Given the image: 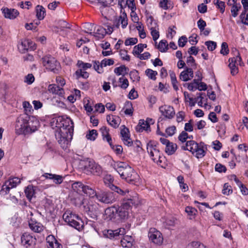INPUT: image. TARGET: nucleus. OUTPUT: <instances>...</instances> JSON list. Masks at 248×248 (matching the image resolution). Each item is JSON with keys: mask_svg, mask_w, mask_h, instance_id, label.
Listing matches in <instances>:
<instances>
[{"mask_svg": "<svg viewBox=\"0 0 248 248\" xmlns=\"http://www.w3.org/2000/svg\"><path fill=\"white\" fill-rule=\"evenodd\" d=\"M55 122V136L59 143L63 149H66L70 145L74 131V123L69 118L63 119L59 117L53 121Z\"/></svg>", "mask_w": 248, "mask_h": 248, "instance_id": "f257e3e1", "label": "nucleus"}, {"mask_svg": "<svg viewBox=\"0 0 248 248\" xmlns=\"http://www.w3.org/2000/svg\"><path fill=\"white\" fill-rule=\"evenodd\" d=\"M38 122L31 119L28 116L22 115L19 116L16 121L15 131L18 135H26L37 130Z\"/></svg>", "mask_w": 248, "mask_h": 248, "instance_id": "f03ea898", "label": "nucleus"}, {"mask_svg": "<svg viewBox=\"0 0 248 248\" xmlns=\"http://www.w3.org/2000/svg\"><path fill=\"white\" fill-rule=\"evenodd\" d=\"M113 168L118 172L122 179L130 183L138 179L139 175L127 164L123 162H114Z\"/></svg>", "mask_w": 248, "mask_h": 248, "instance_id": "7ed1b4c3", "label": "nucleus"}, {"mask_svg": "<svg viewBox=\"0 0 248 248\" xmlns=\"http://www.w3.org/2000/svg\"><path fill=\"white\" fill-rule=\"evenodd\" d=\"M140 203L139 197L137 194L132 196L130 198L124 199L122 204L117 208L119 216L121 219L126 218L131 210L132 206H137Z\"/></svg>", "mask_w": 248, "mask_h": 248, "instance_id": "20e7f679", "label": "nucleus"}, {"mask_svg": "<svg viewBox=\"0 0 248 248\" xmlns=\"http://www.w3.org/2000/svg\"><path fill=\"white\" fill-rule=\"evenodd\" d=\"M158 144L155 141H150L147 144V151L154 162L160 165L163 157L158 147Z\"/></svg>", "mask_w": 248, "mask_h": 248, "instance_id": "39448f33", "label": "nucleus"}, {"mask_svg": "<svg viewBox=\"0 0 248 248\" xmlns=\"http://www.w3.org/2000/svg\"><path fill=\"white\" fill-rule=\"evenodd\" d=\"M42 62L46 69L54 73L58 72L60 69L59 62L54 57L50 56L43 57Z\"/></svg>", "mask_w": 248, "mask_h": 248, "instance_id": "423d86ee", "label": "nucleus"}, {"mask_svg": "<svg viewBox=\"0 0 248 248\" xmlns=\"http://www.w3.org/2000/svg\"><path fill=\"white\" fill-rule=\"evenodd\" d=\"M113 181L114 179L113 177L110 174H107L105 175L103 178V181L105 185L110 188L112 190H113L122 195H124L126 193H128L129 192V190L127 189H122L114 186L113 184Z\"/></svg>", "mask_w": 248, "mask_h": 248, "instance_id": "0eeeda50", "label": "nucleus"}, {"mask_svg": "<svg viewBox=\"0 0 248 248\" xmlns=\"http://www.w3.org/2000/svg\"><path fill=\"white\" fill-rule=\"evenodd\" d=\"M96 198L98 202L105 204L112 203L115 201V194L111 192L99 191Z\"/></svg>", "mask_w": 248, "mask_h": 248, "instance_id": "6e6552de", "label": "nucleus"}, {"mask_svg": "<svg viewBox=\"0 0 248 248\" xmlns=\"http://www.w3.org/2000/svg\"><path fill=\"white\" fill-rule=\"evenodd\" d=\"M149 240L157 245H161L163 242V237L162 233L154 228H150L148 232Z\"/></svg>", "mask_w": 248, "mask_h": 248, "instance_id": "1a4fd4ad", "label": "nucleus"}, {"mask_svg": "<svg viewBox=\"0 0 248 248\" xmlns=\"http://www.w3.org/2000/svg\"><path fill=\"white\" fill-rule=\"evenodd\" d=\"M20 183V180L18 177L9 179L2 185L0 192L2 194H6L11 189L16 187Z\"/></svg>", "mask_w": 248, "mask_h": 248, "instance_id": "9d476101", "label": "nucleus"}, {"mask_svg": "<svg viewBox=\"0 0 248 248\" xmlns=\"http://www.w3.org/2000/svg\"><path fill=\"white\" fill-rule=\"evenodd\" d=\"M160 141L162 144L165 145V152L168 155H172L174 154L177 149L176 143L170 142L164 138H160Z\"/></svg>", "mask_w": 248, "mask_h": 248, "instance_id": "9b49d317", "label": "nucleus"}, {"mask_svg": "<svg viewBox=\"0 0 248 248\" xmlns=\"http://www.w3.org/2000/svg\"><path fill=\"white\" fill-rule=\"evenodd\" d=\"M148 26L151 30V34L154 41H156L159 37L158 29L157 28V24L152 17H150L147 20Z\"/></svg>", "mask_w": 248, "mask_h": 248, "instance_id": "f8f14e48", "label": "nucleus"}, {"mask_svg": "<svg viewBox=\"0 0 248 248\" xmlns=\"http://www.w3.org/2000/svg\"><path fill=\"white\" fill-rule=\"evenodd\" d=\"M126 231L124 228H120L115 230H108L103 231V235L109 239H117L120 235L125 234Z\"/></svg>", "mask_w": 248, "mask_h": 248, "instance_id": "ddd939ff", "label": "nucleus"}, {"mask_svg": "<svg viewBox=\"0 0 248 248\" xmlns=\"http://www.w3.org/2000/svg\"><path fill=\"white\" fill-rule=\"evenodd\" d=\"M159 111L166 118L172 119L175 115V111L173 108L169 105H164L159 107Z\"/></svg>", "mask_w": 248, "mask_h": 248, "instance_id": "4468645a", "label": "nucleus"}, {"mask_svg": "<svg viewBox=\"0 0 248 248\" xmlns=\"http://www.w3.org/2000/svg\"><path fill=\"white\" fill-rule=\"evenodd\" d=\"M87 26L89 27H86L88 30L86 31L85 32L90 34H93V35L97 38L98 39L103 38L107 34L106 29L102 27H98L96 31L93 32L91 31H92V28H93V26L90 24H87Z\"/></svg>", "mask_w": 248, "mask_h": 248, "instance_id": "2eb2a0df", "label": "nucleus"}, {"mask_svg": "<svg viewBox=\"0 0 248 248\" xmlns=\"http://www.w3.org/2000/svg\"><path fill=\"white\" fill-rule=\"evenodd\" d=\"M128 25V18L125 13H121L119 16L114 22V27L119 28L120 26L125 29Z\"/></svg>", "mask_w": 248, "mask_h": 248, "instance_id": "dca6fc26", "label": "nucleus"}, {"mask_svg": "<svg viewBox=\"0 0 248 248\" xmlns=\"http://www.w3.org/2000/svg\"><path fill=\"white\" fill-rule=\"evenodd\" d=\"M22 244L26 248L34 246L35 244L36 239L28 233H24L21 238Z\"/></svg>", "mask_w": 248, "mask_h": 248, "instance_id": "f3484780", "label": "nucleus"}, {"mask_svg": "<svg viewBox=\"0 0 248 248\" xmlns=\"http://www.w3.org/2000/svg\"><path fill=\"white\" fill-rule=\"evenodd\" d=\"M121 127H123L121 129L122 140L125 145L131 146L132 144V141L129 136L128 129L125 127L124 125L122 126Z\"/></svg>", "mask_w": 248, "mask_h": 248, "instance_id": "a211bd4d", "label": "nucleus"}, {"mask_svg": "<svg viewBox=\"0 0 248 248\" xmlns=\"http://www.w3.org/2000/svg\"><path fill=\"white\" fill-rule=\"evenodd\" d=\"M202 146V144L199 145L194 140H189L186 142V146H184L183 148L184 150L189 151L195 155L196 152Z\"/></svg>", "mask_w": 248, "mask_h": 248, "instance_id": "6ab92c4d", "label": "nucleus"}, {"mask_svg": "<svg viewBox=\"0 0 248 248\" xmlns=\"http://www.w3.org/2000/svg\"><path fill=\"white\" fill-rule=\"evenodd\" d=\"M1 10L4 17L11 19L15 18L19 14L17 10L15 9L5 8Z\"/></svg>", "mask_w": 248, "mask_h": 248, "instance_id": "aec40b11", "label": "nucleus"}, {"mask_svg": "<svg viewBox=\"0 0 248 248\" xmlns=\"http://www.w3.org/2000/svg\"><path fill=\"white\" fill-rule=\"evenodd\" d=\"M49 92L59 95L60 96L64 97V91L63 89L56 84H50L48 87Z\"/></svg>", "mask_w": 248, "mask_h": 248, "instance_id": "412c9836", "label": "nucleus"}, {"mask_svg": "<svg viewBox=\"0 0 248 248\" xmlns=\"http://www.w3.org/2000/svg\"><path fill=\"white\" fill-rule=\"evenodd\" d=\"M241 58L239 56L230 58L229 60V66L231 69V74L233 76L236 75L238 72V67L236 65L237 61L240 60Z\"/></svg>", "mask_w": 248, "mask_h": 248, "instance_id": "4be33fe9", "label": "nucleus"}, {"mask_svg": "<svg viewBox=\"0 0 248 248\" xmlns=\"http://www.w3.org/2000/svg\"><path fill=\"white\" fill-rule=\"evenodd\" d=\"M69 226L75 228L79 231L82 229L83 226V223L79 217L76 214V217L73 218L68 224Z\"/></svg>", "mask_w": 248, "mask_h": 248, "instance_id": "5701e85b", "label": "nucleus"}, {"mask_svg": "<svg viewBox=\"0 0 248 248\" xmlns=\"http://www.w3.org/2000/svg\"><path fill=\"white\" fill-rule=\"evenodd\" d=\"M107 121L112 127L117 128L120 124L121 119L119 117L113 115H107Z\"/></svg>", "mask_w": 248, "mask_h": 248, "instance_id": "b1692460", "label": "nucleus"}, {"mask_svg": "<svg viewBox=\"0 0 248 248\" xmlns=\"http://www.w3.org/2000/svg\"><path fill=\"white\" fill-rule=\"evenodd\" d=\"M43 176L46 179L52 180L53 182L57 185L61 184L63 180V177L62 176L55 174L45 173Z\"/></svg>", "mask_w": 248, "mask_h": 248, "instance_id": "393cba45", "label": "nucleus"}, {"mask_svg": "<svg viewBox=\"0 0 248 248\" xmlns=\"http://www.w3.org/2000/svg\"><path fill=\"white\" fill-rule=\"evenodd\" d=\"M103 139L104 140L107 141L109 145L112 148H114V146L112 147V139L109 134V129L106 126H102L100 129Z\"/></svg>", "mask_w": 248, "mask_h": 248, "instance_id": "a878e982", "label": "nucleus"}, {"mask_svg": "<svg viewBox=\"0 0 248 248\" xmlns=\"http://www.w3.org/2000/svg\"><path fill=\"white\" fill-rule=\"evenodd\" d=\"M118 211L117 208L112 206L107 208L104 215V217L105 219L110 220L113 218Z\"/></svg>", "mask_w": 248, "mask_h": 248, "instance_id": "bb28decb", "label": "nucleus"}, {"mask_svg": "<svg viewBox=\"0 0 248 248\" xmlns=\"http://www.w3.org/2000/svg\"><path fill=\"white\" fill-rule=\"evenodd\" d=\"M29 225L30 229L35 232H40L44 230L42 224L32 219L29 221Z\"/></svg>", "mask_w": 248, "mask_h": 248, "instance_id": "cd10ccee", "label": "nucleus"}, {"mask_svg": "<svg viewBox=\"0 0 248 248\" xmlns=\"http://www.w3.org/2000/svg\"><path fill=\"white\" fill-rule=\"evenodd\" d=\"M193 77V71L191 68H187L182 71L180 75V78L182 81H187Z\"/></svg>", "mask_w": 248, "mask_h": 248, "instance_id": "c85d7f7f", "label": "nucleus"}, {"mask_svg": "<svg viewBox=\"0 0 248 248\" xmlns=\"http://www.w3.org/2000/svg\"><path fill=\"white\" fill-rule=\"evenodd\" d=\"M134 239L132 236L125 235L121 241L122 246L124 248H131L133 245Z\"/></svg>", "mask_w": 248, "mask_h": 248, "instance_id": "c756f323", "label": "nucleus"}, {"mask_svg": "<svg viewBox=\"0 0 248 248\" xmlns=\"http://www.w3.org/2000/svg\"><path fill=\"white\" fill-rule=\"evenodd\" d=\"M94 161L87 159L80 162V164L81 168L83 169L85 172L87 174H90V170H91L92 167L94 163Z\"/></svg>", "mask_w": 248, "mask_h": 248, "instance_id": "7c9ffc66", "label": "nucleus"}, {"mask_svg": "<svg viewBox=\"0 0 248 248\" xmlns=\"http://www.w3.org/2000/svg\"><path fill=\"white\" fill-rule=\"evenodd\" d=\"M48 248H61L62 246L53 235H49L46 237Z\"/></svg>", "mask_w": 248, "mask_h": 248, "instance_id": "2f4dec72", "label": "nucleus"}, {"mask_svg": "<svg viewBox=\"0 0 248 248\" xmlns=\"http://www.w3.org/2000/svg\"><path fill=\"white\" fill-rule=\"evenodd\" d=\"M21 47L23 50H28L29 49L34 50L36 49V46L31 40H24L22 41L19 47Z\"/></svg>", "mask_w": 248, "mask_h": 248, "instance_id": "473e14b6", "label": "nucleus"}, {"mask_svg": "<svg viewBox=\"0 0 248 248\" xmlns=\"http://www.w3.org/2000/svg\"><path fill=\"white\" fill-rule=\"evenodd\" d=\"M149 127V125L147 121H145L144 120H140L136 129L138 132H142L144 130H147Z\"/></svg>", "mask_w": 248, "mask_h": 248, "instance_id": "72a5a7b5", "label": "nucleus"}, {"mask_svg": "<svg viewBox=\"0 0 248 248\" xmlns=\"http://www.w3.org/2000/svg\"><path fill=\"white\" fill-rule=\"evenodd\" d=\"M85 186H84L82 183L77 182L74 183L72 185V188L73 190L77 193L82 194L84 188Z\"/></svg>", "mask_w": 248, "mask_h": 248, "instance_id": "f704fd0d", "label": "nucleus"}, {"mask_svg": "<svg viewBox=\"0 0 248 248\" xmlns=\"http://www.w3.org/2000/svg\"><path fill=\"white\" fill-rule=\"evenodd\" d=\"M102 169L101 167L94 162L92 167L91 170H90V174H93L95 175L99 176L102 174Z\"/></svg>", "mask_w": 248, "mask_h": 248, "instance_id": "c9c22d12", "label": "nucleus"}, {"mask_svg": "<svg viewBox=\"0 0 248 248\" xmlns=\"http://www.w3.org/2000/svg\"><path fill=\"white\" fill-rule=\"evenodd\" d=\"M36 13L38 19L41 20L44 18L46 10L42 6L38 5L36 7Z\"/></svg>", "mask_w": 248, "mask_h": 248, "instance_id": "e433bc0d", "label": "nucleus"}, {"mask_svg": "<svg viewBox=\"0 0 248 248\" xmlns=\"http://www.w3.org/2000/svg\"><path fill=\"white\" fill-rule=\"evenodd\" d=\"M114 73L118 76L122 75L124 77L128 72V69L124 65H121L114 69Z\"/></svg>", "mask_w": 248, "mask_h": 248, "instance_id": "4c0bfd02", "label": "nucleus"}, {"mask_svg": "<svg viewBox=\"0 0 248 248\" xmlns=\"http://www.w3.org/2000/svg\"><path fill=\"white\" fill-rule=\"evenodd\" d=\"M89 73L87 71H83L79 68L75 73L74 76L77 79L81 78L86 79L89 77Z\"/></svg>", "mask_w": 248, "mask_h": 248, "instance_id": "58836bf2", "label": "nucleus"}, {"mask_svg": "<svg viewBox=\"0 0 248 248\" xmlns=\"http://www.w3.org/2000/svg\"><path fill=\"white\" fill-rule=\"evenodd\" d=\"M147 47L146 44H139L138 45L135 46L133 50V54L135 56H138L142 52L144 48Z\"/></svg>", "mask_w": 248, "mask_h": 248, "instance_id": "ea45409f", "label": "nucleus"}, {"mask_svg": "<svg viewBox=\"0 0 248 248\" xmlns=\"http://www.w3.org/2000/svg\"><path fill=\"white\" fill-rule=\"evenodd\" d=\"M25 193L27 199L31 201L35 194V191L32 186H28L25 190Z\"/></svg>", "mask_w": 248, "mask_h": 248, "instance_id": "a19ab883", "label": "nucleus"}, {"mask_svg": "<svg viewBox=\"0 0 248 248\" xmlns=\"http://www.w3.org/2000/svg\"><path fill=\"white\" fill-rule=\"evenodd\" d=\"M83 193L91 198L96 197L97 194L93 189L88 186H85Z\"/></svg>", "mask_w": 248, "mask_h": 248, "instance_id": "79ce46f5", "label": "nucleus"}, {"mask_svg": "<svg viewBox=\"0 0 248 248\" xmlns=\"http://www.w3.org/2000/svg\"><path fill=\"white\" fill-rule=\"evenodd\" d=\"M170 76L171 79V82L172 85L173 89L176 91L179 90L178 81L177 80L175 74L174 72L171 71L170 72Z\"/></svg>", "mask_w": 248, "mask_h": 248, "instance_id": "37998d69", "label": "nucleus"}, {"mask_svg": "<svg viewBox=\"0 0 248 248\" xmlns=\"http://www.w3.org/2000/svg\"><path fill=\"white\" fill-rule=\"evenodd\" d=\"M62 217L64 221L68 224L73 218L76 217V214L73 213L70 211H67L63 214Z\"/></svg>", "mask_w": 248, "mask_h": 248, "instance_id": "c03bdc74", "label": "nucleus"}, {"mask_svg": "<svg viewBox=\"0 0 248 248\" xmlns=\"http://www.w3.org/2000/svg\"><path fill=\"white\" fill-rule=\"evenodd\" d=\"M119 83L118 86L123 89H126L129 85L128 79L123 76L119 78Z\"/></svg>", "mask_w": 248, "mask_h": 248, "instance_id": "a18cd8bd", "label": "nucleus"}, {"mask_svg": "<svg viewBox=\"0 0 248 248\" xmlns=\"http://www.w3.org/2000/svg\"><path fill=\"white\" fill-rule=\"evenodd\" d=\"M158 49L162 52L166 51L168 49V44L167 41L162 40L157 46Z\"/></svg>", "mask_w": 248, "mask_h": 248, "instance_id": "49530a36", "label": "nucleus"}, {"mask_svg": "<svg viewBox=\"0 0 248 248\" xmlns=\"http://www.w3.org/2000/svg\"><path fill=\"white\" fill-rule=\"evenodd\" d=\"M77 65L78 68H80L85 71H86L88 69L90 68L92 66V64L90 63L84 62L81 61H78Z\"/></svg>", "mask_w": 248, "mask_h": 248, "instance_id": "de8ad7c7", "label": "nucleus"}, {"mask_svg": "<svg viewBox=\"0 0 248 248\" xmlns=\"http://www.w3.org/2000/svg\"><path fill=\"white\" fill-rule=\"evenodd\" d=\"M145 74L150 79L155 80L156 79V76L157 75V72L151 69H147L145 71Z\"/></svg>", "mask_w": 248, "mask_h": 248, "instance_id": "09e8293b", "label": "nucleus"}, {"mask_svg": "<svg viewBox=\"0 0 248 248\" xmlns=\"http://www.w3.org/2000/svg\"><path fill=\"white\" fill-rule=\"evenodd\" d=\"M214 3L217 6V8L220 10V11L222 13L224 12L225 8L224 2L219 0H214Z\"/></svg>", "mask_w": 248, "mask_h": 248, "instance_id": "8fccbe9b", "label": "nucleus"}, {"mask_svg": "<svg viewBox=\"0 0 248 248\" xmlns=\"http://www.w3.org/2000/svg\"><path fill=\"white\" fill-rule=\"evenodd\" d=\"M97 136V132L96 130L93 129L89 131L86 135V138L91 140H94Z\"/></svg>", "mask_w": 248, "mask_h": 248, "instance_id": "3c124183", "label": "nucleus"}, {"mask_svg": "<svg viewBox=\"0 0 248 248\" xmlns=\"http://www.w3.org/2000/svg\"><path fill=\"white\" fill-rule=\"evenodd\" d=\"M192 136H189L188 134L186 131H182L178 137V139L182 142H185L186 141L187 139H192Z\"/></svg>", "mask_w": 248, "mask_h": 248, "instance_id": "603ef678", "label": "nucleus"}, {"mask_svg": "<svg viewBox=\"0 0 248 248\" xmlns=\"http://www.w3.org/2000/svg\"><path fill=\"white\" fill-rule=\"evenodd\" d=\"M35 80L34 77L32 74H29L24 77V82L28 85L31 84Z\"/></svg>", "mask_w": 248, "mask_h": 248, "instance_id": "864d4df0", "label": "nucleus"}, {"mask_svg": "<svg viewBox=\"0 0 248 248\" xmlns=\"http://www.w3.org/2000/svg\"><path fill=\"white\" fill-rule=\"evenodd\" d=\"M229 52V49L228 48V44L226 42H223L221 44L220 53L223 55L225 56L228 54Z\"/></svg>", "mask_w": 248, "mask_h": 248, "instance_id": "5fc2aeb1", "label": "nucleus"}, {"mask_svg": "<svg viewBox=\"0 0 248 248\" xmlns=\"http://www.w3.org/2000/svg\"><path fill=\"white\" fill-rule=\"evenodd\" d=\"M94 70L98 73H102L103 72V67L101 65V62H99L94 61L93 64Z\"/></svg>", "mask_w": 248, "mask_h": 248, "instance_id": "6e6d98bb", "label": "nucleus"}, {"mask_svg": "<svg viewBox=\"0 0 248 248\" xmlns=\"http://www.w3.org/2000/svg\"><path fill=\"white\" fill-rule=\"evenodd\" d=\"M232 192L231 186L228 183H225L223 186L222 193L226 195H229Z\"/></svg>", "mask_w": 248, "mask_h": 248, "instance_id": "4d7b16f0", "label": "nucleus"}, {"mask_svg": "<svg viewBox=\"0 0 248 248\" xmlns=\"http://www.w3.org/2000/svg\"><path fill=\"white\" fill-rule=\"evenodd\" d=\"M205 44L207 46L208 49L210 51L214 50L217 47V43L212 41H206Z\"/></svg>", "mask_w": 248, "mask_h": 248, "instance_id": "13d9d810", "label": "nucleus"}, {"mask_svg": "<svg viewBox=\"0 0 248 248\" xmlns=\"http://www.w3.org/2000/svg\"><path fill=\"white\" fill-rule=\"evenodd\" d=\"M102 66L106 67L107 66H110L114 64V62L112 59H104L101 61Z\"/></svg>", "mask_w": 248, "mask_h": 248, "instance_id": "bf43d9fd", "label": "nucleus"}, {"mask_svg": "<svg viewBox=\"0 0 248 248\" xmlns=\"http://www.w3.org/2000/svg\"><path fill=\"white\" fill-rule=\"evenodd\" d=\"M175 29H176V27L174 26L172 27H170L168 28V33L167 35L168 38L172 39L173 37L175 35L176 31L174 30Z\"/></svg>", "mask_w": 248, "mask_h": 248, "instance_id": "052dcab7", "label": "nucleus"}, {"mask_svg": "<svg viewBox=\"0 0 248 248\" xmlns=\"http://www.w3.org/2000/svg\"><path fill=\"white\" fill-rule=\"evenodd\" d=\"M205 154V151L203 149V147L202 145L200 149L196 152L195 156L198 158H201L203 157Z\"/></svg>", "mask_w": 248, "mask_h": 248, "instance_id": "680f3d73", "label": "nucleus"}, {"mask_svg": "<svg viewBox=\"0 0 248 248\" xmlns=\"http://www.w3.org/2000/svg\"><path fill=\"white\" fill-rule=\"evenodd\" d=\"M198 84V81L194 79L193 81L188 85L187 88L190 91H195L197 89V85Z\"/></svg>", "mask_w": 248, "mask_h": 248, "instance_id": "e2e57ef3", "label": "nucleus"}, {"mask_svg": "<svg viewBox=\"0 0 248 248\" xmlns=\"http://www.w3.org/2000/svg\"><path fill=\"white\" fill-rule=\"evenodd\" d=\"M241 8V6L239 5V6H237L236 5H233L232 8H231V13L232 16L234 17H236L238 15V11L239 10V9Z\"/></svg>", "mask_w": 248, "mask_h": 248, "instance_id": "0e129e2a", "label": "nucleus"}, {"mask_svg": "<svg viewBox=\"0 0 248 248\" xmlns=\"http://www.w3.org/2000/svg\"><path fill=\"white\" fill-rule=\"evenodd\" d=\"M242 3L244 9V11L241 14L240 16V18H242L243 16H245L246 13L248 10V0H242Z\"/></svg>", "mask_w": 248, "mask_h": 248, "instance_id": "69168bd1", "label": "nucleus"}, {"mask_svg": "<svg viewBox=\"0 0 248 248\" xmlns=\"http://www.w3.org/2000/svg\"><path fill=\"white\" fill-rule=\"evenodd\" d=\"M176 130V127L174 126H171L168 127L166 129V132L169 136H171L174 134Z\"/></svg>", "mask_w": 248, "mask_h": 248, "instance_id": "338daca9", "label": "nucleus"}, {"mask_svg": "<svg viewBox=\"0 0 248 248\" xmlns=\"http://www.w3.org/2000/svg\"><path fill=\"white\" fill-rule=\"evenodd\" d=\"M138 42V39L136 38H130L127 39L124 42L126 46L134 45Z\"/></svg>", "mask_w": 248, "mask_h": 248, "instance_id": "774afa93", "label": "nucleus"}]
</instances>
